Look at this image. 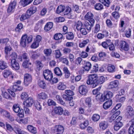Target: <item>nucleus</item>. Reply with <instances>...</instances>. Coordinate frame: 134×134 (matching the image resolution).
<instances>
[{
  "label": "nucleus",
  "mask_w": 134,
  "mask_h": 134,
  "mask_svg": "<svg viewBox=\"0 0 134 134\" xmlns=\"http://www.w3.org/2000/svg\"><path fill=\"white\" fill-rule=\"evenodd\" d=\"M8 92H2V95L5 98L11 100L12 99L11 97L10 96L9 94H10L13 97H15L16 96L15 93L9 89L8 90Z\"/></svg>",
  "instance_id": "nucleus-3"
},
{
  "label": "nucleus",
  "mask_w": 134,
  "mask_h": 134,
  "mask_svg": "<svg viewBox=\"0 0 134 134\" xmlns=\"http://www.w3.org/2000/svg\"><path fill=\"white\" fill-rule=\"evenodd\" d=\"M27 128L28 130L32 133L36 134L37 133V131L36 128L32 125H28L27 127Z\"/></svg>",
  "instance_id": "nucleus-29"
},
{
  "label": "nucleus",
  "mask_w": 134,
  "mask_h": 134,
  "mask_svg": "<svg viewBox=\"0 0 134 134\" xmlns=\"http://www.w3.org/2000/svg\"><path fill=\"white\" fill-rule=\"evenodd\" d=\"M125 114L128 117H131L134 115V110L132 107L130 105L127 106L125 108Z\"/></svg>",
  "instance_id": "nucleus-5"
},
{
  "label": "nucleus",
  "mask_w": 134,
  "mask_h": 134,
  "mask_svg": "<svg viewBox=\"0 0 134 134\" xmlns=\"http://www.w3.org/2000/svg\"><path fill=\"white\" fill-rule=\"evenodd\" d=\"M66 88V85L64 83L60 82L58 84L57 88L60 90H63Z\"/></svg>",
  "instance_id": "nucleus-34"
},
{
  "label": "nucleus",
  "mask_w": 134,
  "mask_h": 134,
  "mask_svg": "<svg viewBox=\"0 0 134 134\" xmlns=\"http://www.w3.org/2000/svg\"><path fill=\"white\" fill-rule=\"evenodd\" d=\"M35 107L38 110H40L42 109L40 105V103L38 102H37L35 104Z\"/></svg>",
  "instance_id": "nucleus-61"
},
{
  "label": "nucleus",
  "mask_w": 134,
  "mask_h": 134,
  "mask_svg": "<svg viewBox=\"0 0 134 134\" xmlns=\"http://www.w3.org/2000/svg\"><path fill=\"white\" fill-rule=\"evenodd\" d=\"M87 87L85 85H83L79 87V92L81 94L85 95L87 92Z\"/></svg>",
  "instance_id": "nucleus-15"
},
{
  "label": "nucleus",
  "mask_w": 134,
  "mask_h": 134,
  "mask_svg": "<svg viewBox=\"0 0 134 134\" xmlns=\"http://www.w3.org/2000/svg\"><path fill=\"white\" fill-rule=\"evenodd\" d=\"M63 36L60 33L55 34L54 36V38L56 40L62 39L63 38Z\"/></svg>",
  "instance_id": "nucleus-48"
},
{
  "label": "nucleus",
  "mask_w": 134,
  "mask_h": 134,
  "mask_svg": "<svg viewBox=\"0 0 134 134\" xmlns=\"http://www.w3.org/2000/svg\"><path fill=\"white\" fill-rule=\"evenodd\" d=\"M94 8L97 10H101L103 9V6L100 3H97L94 5Z\"/></svg>",
  "instance_id": "nucleus-32"
},
{
  "label": "nucleus",
  "mask_w": 134,
  "mask_h": 134,
  "mask_svg": "<svg viewBox=\"0 0 134 134\" xmlns=\"http://www.w3.org/2000/svg\"><path fill=\"white\" fill-rule=\"evenodd\" d=\"M32 77L30 74L28 73L24 75V83L26 86H28L32 82Z\"/></svg>",
  "instance_id": "nucleus-6"
},
{
  "label": "nucleus",
  "mask_w": 134,
  "mask_h": 134,
  "mask_svg": "<svg viewBox=\"0 0 134 134\" xmlns=\"http://www.w3.org/2000/svg\"><path fill=\"white\" fill-rule=\"evenodd\" d=\"M16 5V3L15 1L11 2L8 5L7 9L8 13H10L13 12L14 10Z\"/></svg>",
  "instance_id": "nucleus-8"
},
{
  "label": "nucleus",
  "mask_w": 134,
  "mask_h": 134,
  "mask_svg": "<svg viewBox=\"0 0 134 134\" xmlns=\"http://www.w3.org/2000/svg\"><path fill=\"white\" fill-rule=\"evenodd\" d=\"M86 28L88 30H89L88 28H87V27L85 25V23H84V26L83 27H82L80 30L78 31H80L81 33L83 35H85L87 33V32L86 30Z\"/></svg>",
  "instance_id": "nucleus-28"
},
{
  "label": "nucleus",
  "mask_w": 134,
  "mask_h": 134,
  "mask_svg": "<svg viewBox=\"0 0 134 134\" xmlns=\"http://www.w3.org/2000/svg\"><path fill=\"white\" fill-rule=\"evenodd\" d=\"M63 70L65 74V77L66 78H68L70 76V73L66 67H64L63 69Z\"/></svg>",
  "instance_id": "nucleus-35"
},
{
  "label": "nucleus",
  "mask_w": 134,
  "mask_h": 134,
  "mask_svg": "<svg viewBox=\"0 0 134 134\" xmlns=\"http://www.w3.org/2000/svg\"><path fill=\"white\" fill-rule=\"evenodd\" d=\"M12 90L14 91H17L22 90L23 88L21 86H19V85L15 84L13 85L12 87Z\"/></svg>",
  "instance_id": "nucleus-30"
},
{
  "label": "nucleus",
  "mask_w": 134,
  "mask_h": 134,
  "mask_svg": "<svg viewBox=\"0 0 134 134\" xmlns=\"http://www.w3.org/2000/svg\"><path fill=\"white\" fill-rule=\"evenodd\" d=\"M54 55L56 58H59L62 55V54L59 50L54 51Z\"/></svg>",
  "instance_id": "nucleus-46"
},
{
  "label": "nucleus",
  "mask_w": 134,
  "mask_h": 134,
  "mask_svg": "<svg viewBox=\"0 0 134 134\" xmlns=\"http://www.w3.org/2000/svg\"><path fill=\"white\" fill-rule=\"evenodd\" d=\"M17 54L15 52H11L9 53L8 55H6L5 58L7 60L11 59L16 60V59L17 58Z\"/></svg>",
  "instance_id": "nucleus-12"
},
{
  "label": "nucleus",
  "mask_w": 134,
  "mask_h": 134,
  "mask_svg": "<svg viewBox=\"0 0 134 134\" xmlns=\"http://www.w3.org/2000/svg\"><path fill=\"white\" fill-rule=\"evenodd\" d=\"M112 103V101L111 100H109L103 104V107L104 109H107L111 106Z\"/></svg>",
  "instance_id": "nucleus-24"
},
{
  "label": "nucleus",
  "mask_w": 134,
  "mask_h": 134,
  "mask_svg": "<svg viewBox=\"0 0 134 134\" xmlns=\"http://www.w3.org/2000/svg\"><path fill=\"white\" fill-rule=\"evenodd\" d=\"M13 109L14 111L16 113H18L20 110L19 105L18 104H14L13 106Z\"/></svg>",
  "instance_id": "nucleus-38"
},
{
  "label": "nucleus",
  "mask_w": 134,
  "mask_h": 134,
  "mask_svg": "<svg viewBox=\"0 0 134 134\" xmlns=\"http://www.w3.org/2000/svg\"><path fill=\"white\" fill-rule=\"evenodd\" d=\"M7 67L6 62L3 60H0V69L3 70Z\"/></svg>",
  "instance_id": "nucleus-33"
},
{
  "label": "nucleus",
  "mask_w": 134,
  "mask_h": 134,
  "mask_svg": "<svg viewBox=\"0 0 134 134\" xmlns=\"http://www.w3.org/2000/svg\"><path fill=\"white\" fill-rule=\"evenodd\" d=\"M48 97L47 93L45 92H41L38 94L37 98L40 100H44L46 99Z\"/></svg>",
  "instance_id": "nucleus-22"
},
{
  "label": "nucleus",
  "mask_w": 134,
  "mask_h": 134,
  "mask_svg": "<svg viewBox=\"0 0 134 134\" xmlns=\"http://www.w3.org/2000/svg\"><path fill=\"white\" fill-rule=\"evenodd\" d=\"M120 111H117L116 113L112 115L109 118V122H111L114 121L116 119V117L120 114Z\"/></svg>",
  "instance_id": "nucleus-20"
},
{
  "label": "nucleus",
  "mask_w": 134,
  "mask_h": 134,
  "mask_svg": "<svg viewBox=\"0 0 134 134\" xmlns=\"http://www.w3.org/2000/svg\"><path fill=\"white\" fill-rule=\"evenodd\" d=\"M108 124L107 122L106 121H103L99 123V126L100 130L102 131L107 129L108 127Z\"/></svg>",
  "instance_id": "nucleus-17"
},
{
  "label": "nucleus",
  "mask_w": 134,
  "mask_h": 134,
  "mask_svg": "<svg viewBox=\"0 0 134 134\" xmlns=\"http://www.w3.org/2000/svg\"><path fill=\"white\" fill-rule=\"evenodd\" d=\"M48 105H55L56 103L52 99H49L48 100Z\"/></svg>",
  "instance_id": "nucleus-63"
},
{
  "label": "nucleus",
  "mask_w": 134,
  "mask_h": 134,
  "mask_svg": "<svg viewBox=\"0 0 134 134\" xmlns=\"http://www.w3.org/2000/svg\"><path fill=\"white\" fill-rule=\"evenodd\" d=\"M29 59H27L25 60L23 63V66L25 68H28L29 65H31V63L29 62Z\"/></svg>",
  "instance_id": "nucleus-42"
},
{
  "label": "nucleus",
  "mask_w": 134,
  "mask_h": 134,
  "mask_svg": "<svg viewBox=\"0 0 134 134\" xmlns=\"http://www.w3.org/2000/svg\"><path fill=\"white\" fill-rule=\"evenodd\" d=\"M33 1V0H24V1L22 2V4L23 7H25L30 3Z\"/></svg>",
  "instance_id": "nucleus-54"
},
{
  "label": "nucleus",
  "mask_w": 134,
  "mask_h": 134,
  "mask_svg": "<svg viewBox=\"0 0 134 134\" xmlns=\"http://www.w3.org/2000/svg\"><path fill=\"white\" fill-rule=\"evenodd\" d=\"M65 93L66 94L70 96H73L74 94V92L70 90H65Z\"/></svg>",
  "instance_id": "nucleus-62"
},
{
  "label": "nucleus",
  "mask_w": 134,
  "mask_h": 134,
  "mask_svg": "<svg viewBox=\"0 0 134 134\" xmlns=\"http://www.w3.org/2000/svg\"><path fill=\"white\" fill-rule=\"evenodd\" d=\"M84 25H83L80 21H78L75 23V26L77 30L78 31L82 27H83Z\"/></svg>",
  "instance_id": "nucleus-26"
},
{
  "label": "nucleus",
  "mask_w": 134,
  "mask_h": 134,
  "mask_svg": "<svg viewBox=\"0 0 134 134\" xmlns=\"http://www.w3.org/2000/svg\"><path fill=\"white\" fill-rule=\"evenodd\" d=\"M120 46L122 50L127 51L129 49V46L128 43L124 41H121L120 43Z\"/></svg>",
  "instance_id": "nucleus-14"
},
{
  "label": "nucleus",
  "mask_w": 134,
  "mask_h": 134,
  "mask_svg": "<svg viewBox=\"0 0 134 134\" xmlns=\"http://www.w3.org/2000/svg\"><path fill=\"white\" fill-rule=\"evenodd\" d=\"M27 37V35L25 34L23 35L21 38L20 43V44L23 47H26V44L28 43L26 41Z\"/></svg>",
  "instance_id": "nucleus-11"
},
{
  "label": "nucleus",
  "mask_w": 134,
  "mask_h": 134,
  "mask_svg": "<svg viewBox=\"0 0 134 134\" xmlns=\"http://www.w3.org/2000/svg\"><path fill=\"white\" fill-rule=\"evenodd\" d=\"M99 2L103 4L105 6L108 7L110 4L109 0H99Z\"/></svg>",
  "instance_id": "nucleus-47"
},
{
  "label": "nucleus",
  "mask_w": 134,
  "mask_h": 134,
  "mask_svg": "<svg viewBox=\"0 0 134 134\" xmlns=\"http://www.w3.org/2000/svg\"><path fill=\"white\" fill-rule=\"evenodd\" d=\"M12 49L10 45L6 46L5 48V53L6 54V55H8L9 53H10V52Z\"/></svg>",
  "instance_id": "nucleus-43"
},
{
  "label": "nucleus",
  "mask_w": 134,
  "mask_h": 134,
  "mask_svg": "<svg viewBox=\"0 0 134 134\" xmlns=\"http://www.w3.org/2000/svg\"><path fill=\"white\" fill-rule=\"evenodd\" d=\"M43 75L44 78L46 80L50 81L53 77L52 72L49 70H45L43 71Z\"/></svg>",
  "instance_id": "nucleus-4"
},
{
  "label": "nucleus",
  "mask_w": 134,
  "mask_h": 134,
  "mask_svg": "<svg viewBox=\"0 0 134 134\" xmlns=\"http://www.w3.org/2000/svg\"><path fill=\"white\" fill-rule=\"evenodd\" d=\"M11 64L13 69L17 70L19 69L20 68L19 64L17 62L16 60L11 59Z\"/></svg>",
  "instance_id": "nucleus-16"
},
{
  "label": "nucleus",
  "mask_w": 134,
  "mask_h": 134,
  "mask_svg": "<svg viewBox=\"0 0 134 134\" xmlns=\"http://www.w3.org/2000/svg\"><path fill=\"white\" fill-rule=\"evenodd\" d=\"M74 37V35L72 32H69L66 35V38L69 40H72Z\"/></svg>",
  "instance_id": "nucleus-51"
},
{
  "label": "nucleus",
  "mask_w": 134,
  "mask_h": 134,
  "mask_svg": "<svg viewBox=\"0 0 134 134\" xmlns=\"http://www.w3.org/2000/svg\"><path fill=\"white\" fill-rule=\"evenodd\" d=\"M52 51L50 49H46L44 50V52L47 56L50 55L52 53Z\"/></svg>",
  "instance_id": "nucleus-56"
},
{
  "label": "nucleus",
  "mask_w": 134,
  "mask_h": 134,
  "mask_svg": "<svg viewBox=\"0 0 134 134\" xmlns=\"http://www.w3.org/2000/svg\"><path fill=\"white\" fill-rule=\"evenodd\" d=\"M88 79L87 81L88 85H91L93 88H94L99 84L103 83L105 80L104 77L103 76H98L96 74L89 75Z\"/></svg>",
  "instance_id": "nucleus-1"
},
{
  "label": "nucleus",
  "mask_w": 134,
  "mask_h": 134,
  "mask_svg": "<svg viewBox=\"0 0 134 134\" xmlns=\"http://www.w3.org/2000/svg\"><path fill=\"white\" fill-rule=\"evenodd\" d=\"M93 15L91 12H88L85 15V18L86 20L89 21L90 23L87 21H86L85 22V25L87 27V28L89 30H91L92 26L94 24L95 20L93 19Z\"/></svg>",
  "instance_id": "nucleus-2"
},
{
  "label": "nucleus",
  "mask_w": 134,
  "mask_h": 134,
  "mask_svg": "<svg viewBox=\"0 0 134 134\" xmlns=\"http://www.w3.org/2000/svg\"><path fill=\"white\" fill-rule=\"evenodd\" d=\"M115 67L113 65H110L107 67L108 71L110 72H113L115 71Z\"/></svg>",
  "instance_id": "nucleus-37"
},
{
  "label": "nucleus",
  "mask_w": 134,
  "mask_h": 134,
  "mask_svg": "<svg viewBox=\"0 0 134 134\" xmlns=\"http://www.w3.org/2000/svg\"><path fill=\"white\" fill-rule=\"evenodd\" d=\"M78 111L79 114H83L87 116L89 115L91 112V110L89 108L86 109H84L81 107L79 108Z\"/></svg>",
  "instance_id": "nucleus-13"
},
{
  "label": "nucleus",
  "mask_w": 134,
  "mask_h": 134,
  "mask_svg": "<svg viewBox=\"0 0 134 134\" xmlns=\"http://www.w3.org/2000/svg\"><path fill=\"white\" fill-rule=\"evenodd\" d=\"M55 129L56 130L57 132H63L64 130L63 127L61 125H56L55 127Z\"/></svg>",
  "instance_id": "nucleus-36"
},
{
  "label": "nucleus",
  "mask_w": 134,
  "mask_h": 134,
  "mask_svg": "<svg viewBox=\"0 0 134 134\" xmlns=\"http://www.w3.org/2000/svg\"><path fill=\"white\" fill-rule=\"evenodd\" d=\"M37 8L35 7L32 6L30 7L26 12L27 15L28 16H31L32 14L35 13L36 11Z\"/></svg>",
  "instance_id": "nucleus-21"
},
{
  "label": "nucleus",
  "mask_w": 134,
  "mask_h": 134,
  "mask_svg": "<svg viewBox=\"0 0 134 134\" xmlns=\"http://www.w3.org/2000/svg\"><path fill=\"white\" fill-rule=\"evenodd\" d=\"M119 84L118 81L115 80L111 82L109 85V87L110 88H113L117 87Z\"/></svg>",
  "instance_id": "nucleus-27"
},
{
  "label": "nucleus",
  "mask_w": 134,
  "mask_h": 134,
  "mask_svg": "<svg viewBox=\"0 0 134 134\" xmlns=\"http://www.w3.org/2000/svg\"><path fill=\"white\" fill-rule=\"evenodd\" d=\"M89 40L88 39L83 41L82 42L80 43L79 44V46L80 48H82L84 47L88 42Z\"/></svg>",
  "instance_id": "nucleus-40"
},
{
  "label": "nucleus",
  "mask_w": 134,
  "mask_h": 134,
  "mask_svg": "<svg viewBox=\"0 0 134 134\" xmlns=\"http://www.w3.org/2000/svg\"><path fill=\"white\" fill-rule=\"evenodd\" d=\"M38 85L42 88H45L46 86V85L45 82L43 81H39L38 83Z\"/></svg>",
  "instance_id": "nucleus-45"
},
{
  "label": "nucleus",
  "mask_w": 134,
  "mask_h": 134,
  "mask_svg": "<svg viewBox=\"0 0 134 134\" xmlns=\"http://www.w3.org/2000/svg\"><path fill=\"white\" fill-rule=\"evenodd\" d=\"M89 124V122L87 120H86L83 123H81L80 125V127L82 129H84Z\"/></svg>",
  "instance_id": "nucleus-31"
},
{
  "label": "nucleus",
  "mask_w": 134,
  "mask_h": 134,
  "mask_svg": "<svg viewBox=\"0 0 134 134\" xmlns=\"http://www.w3.org/2000/svg\"><path fill=\"white\" fill-rule=\"evenodd\" d=\"M23 26L21 23L19 24L16 28L15 30L16 31L20 32L21 30L23 28Z\"/></svg>",
  "instance_id": "nucleus-57"
},
{
  "label": "nucleus",
  "mask_w": 134,
  "mask_h": 134,
  "mask_svg": "<svg viewBox=\"0 0 134 134\" xmlns=\"http://www.w3.org/2000/svg\"><path fill=\"white\" fill-rule=\"evenodd\" d=\"M3 77L5 78H7L9 76H11L10 77L11 80H12L13 78V76L12 75V72L10 70H4L3 73Z\"/></svg>",
  "instance_id": "nucleus-18"
},
{
  "label": "nucleus",
  "mask_w": 134,
  "mask_h": 134,
  "mask_svg": "<svg viewBox=\"0 0 134 134\" xmlns=\"http://www.w3.org/2000/svg\"><path fill=\"white\" fill-rule=\"evenodd\" d=\"M113 96V94L110 91L106 92L104 94H102L100 99L101 101H104L105 100L110 99Z\"/></svg>",
  "instance_id": "nucleus-7"
},
{
  "label": "nucleus",
  "mask_w": 134,
  "mask_h": 134,
  "mask_svg": "<svg viewBox=\"0 0 134 134\" xmlns=\"http://www.w3.org/2000/svg\"><path fill=\"white\" fill-rule=\"evenodd\" d=\"M54 73L55 74L58 76H61L62 74L60 69L58 67H56L54 69Z\"/></svg>",
  "instance_id": "nucleus-44"
},
{
  "label": "nucleus",
  "mask_w": 134,
  "mask_h": 134,
  "mask_svg": "<svg viewBox=\"0 0 134 134\" xmlns=\"http://www.w3.org/2000/svg\"><path fill=\"white\" fill-rule=\"evenodd\" d=\"M82 64L84 65V69L86 71H88L91 68V64L89 62H86L85 60H83L82 62Z\"/></svg>",
  "instance_id": "nucleus-19"
},
{
  "label": "nucleus",
  "mask_w": 134,
  "mask_h": 134,
  "mask_svg": "<svg viewBox=\"0 0 134 134\" xmlns=\"http://www.w3.org/2000/svg\"><path fill=\"white\" fill-rule=\"evenodd\" d=\"M20 97L22 100H25L28 97V95L26 92H23L21 94Z\"/></svg>",
  "instance_id": "nucleus-55"
},
{
  "label": "nucleus",
  "mask_w": 134,
  "mask_h": 134,
  "mask_svg": "<svg viewBox=\"0 0 134 134\" xmlns=\"http://www.w3.org/2000/svg\"><path fill=\"white\" fill-rule=\"evenodd\" d=\"M112 15L116 19L118 18L119 17V13L117 12H113Z\"/></svg>",
  "instance_id": "nucleus-64"
},
{
  "label": "nucleus",
  "mask_w": 134,
  "mask_h": 134,
  "mask_svg": "<svg viewBox=\"0 0 134 134\" xmlns=\"http://www.w3.org/2000/svg\"><path fill=\"white\" fill-rule=\"evenodd\" d=\"M39 43L34 40L33 43L31 45V47L32 48L35 49L39 46Z\"/></svg>",
  "instance_id": "nucleus-53"
},
{
  "label": "nucleus",
  "mask_w": 134,
  "mask_h": 134,
  "mask_svg": "<svg viewBox=\"0 0 134 134\" xmlns=\"http://www.w3.org/2000/svg\"><path fill=\"white\" fill-rule=\"evenodd\" d=\"M128 132L129 134H132L134 132V125H131L128 129Z\"/></svg>",
  "instance_id": "nucleus-58"
},
{
  "label": "nucleus",
  "mask_w": 134,
  "mask_h": 134,
  "mask_svg": "<svg viewBox=\"0 0 134 134\" xmlns=\"http://www.w3.org/2000/svg\"><path fill=\"white\" fill-rule=\"evenodd\" d=\"M64 112L63 109L60 107H56L53 111L52 114L53 116H55V114L59 115H62Z\"/></svg>",
  "instance_id": "nucleus-10"
},
{
  "label": "nucleus",
  "mask_w": 134,
  "mask_h": 134,
  "mask_svg": "<svg viewBox=\"0 0 134 134\" xmlns=\"http://www.w3.org/2000/svg\"><path fill=\"white\" fill-rule=\"evenodd\" d=\"M65 7L64 6L62 5L59 6L57 8L56 13L58 14L62 12H63L65 10Z\"/></svg>",
  "instance_id": "nucleus-39"
},
{
  "label": "nucleus",
  "mask_w": 134,
  "mask_h": 134,
  "mask_svg": "<svg viewBox=\"0 0 134 134\" xmlns=\"http://www.w3.org/2000/svg\"><path fill=\"white\" fill-rule=\"evenodd\" d=\"M100 117V115L98 114H94L93 116L92 120L94 121H97L99 119Z\"/></svg>",
  "instance_id": "nucleus-50"
},
{
  "label": "nucleus",
  "mask_w": 134,
  "mask_h": 134,
  "mask_svg": "<svg viewBox=\"0 0 134 134\" xmlns=\"http://www.w3.org/2000/svg\"><path fill=\"white\" fill-rule=\"evenodd\" d=\"M85 103V106L87 107H88L89 108L91 106V100L90 98L88 97L86 99Z\"/></svg>",
  "instance_id": "nucleus-41"
},
{
  "label": "nucleus",
  "mask_w": 134,
  "mask_h": 134,
  "mask_svg": "<svg viewBox=\"0 0 134 134\" xmlns=\"http://www.w3.org/2000/svg\"><path fill=\"white\" fill-rule=\"evenodd\" d=\"M56 97L58 103H60L61 104L63 105L65 104V102L63 100L62 98L59 95H57Z\"/></svg>",
  "instance_id": "nucleus-52"
},
{
  "label": "nucleus",
  "mask_w": 134,
  "mask_h": 134,
  "mask_svg": "<svg viewBox=\"0 0 134 134\" xmlns=\"http://www.w3.org/2000/svg\"><path fill=\"white\" fill-rule=\"evenodd\" d=\"M53 25L52 22H49L46 23L44 27V30L45 31H49L52 28Z\"/></svg>",
  "instance_id": "nucleus-23"
},
{
  "label": "nucleus",
  "mask_w": 134,
  "mask_h": 134,
  "mask_svg": "<svg viewBox=\"0 0 134 134\" xmlns=\"http://www.w3.org/2000/svg\"><path fill=\"white\" fill-rule=\"evenodd\" d=\"M33 103V100L31 97H29L26 99L23 103V105L24 106L30 107L32 106Z\"/></svg>",
  "instance_id": "nucleus-9"
},
{
  "label": "nucleus",
  "mask_w": 134,
  "mask_h": 134,
  "mask_svg": "<svg viewBox=\"0 0 134 134\" xmlns=\"http://www.w3.org/2000/svg\"><path fill=\"white\" fill-rule=\"evenodd\" d=\"M30 16L27 15V13L26 14H23L21 16L20 18V20L21 21H23L29 18Z\"/></svg>",
  "instance_id": "nucleus-59"
},
{
  "label": "nucleus",
  "mask_w": 134,
  "mask_h": 134,
  "mask_svg": "<svg viewBox=\"0 0 134 134\" xmlns=\"http://www.w3.org/2000/svg\"><path fill=\"white\" fill-rule=\"evenodd\" d=\"M82 59L81 58L79 57L76 58L75 61L76 64L77 65H80L81 63H82Z\"/></svg>",
  "instance_id": "nucleus-60"
},
{
  "label": "nucleus",
  "mask_w": 134,
  "mask_h": 134,
  "mask_svg": "<svg viewBox=\"0 0 134 134\" xmlns=\"http://www.w3.org/2000/svg\"><path fill=\"white\" fill-rule=\"evenodd\" d=\"M13 129L17 134H27L26 132L22 131L18 126H15Z\"/></svg>",
  "instance_id": "nucleus-25"
},
{
  "label": "nucleus",
  "mask_w": 134,
  "mask_h": 134,
  "mask_svg": "<svg viewBox=\"0 0 134 134\" xmlns=\"http://www.w3.org/2000/svg\"><path fill=\"white\" fill-rule=\"evenodd\" d=\"M123 125L122 123H119L118 124L115 123V125L114 126V129L116 131L118 130Z\"/></svg>",
  "instance_id": "nucleus-49"
}]
</instances>
